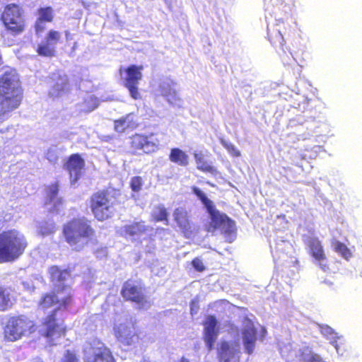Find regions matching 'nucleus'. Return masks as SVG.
I'll list each match as a JSON object with an SVG mask.
<instances>
[{"label": "nucleus", "mask_w": 362, "mask_h": 362, "mask_svg": "<svg viewBox=\"0 0 362 362\" xmlns=\"http://www.w3.org/2000/svg\"><path fill=\"white\" fill-rule=\"evenodd\" d=\"M62 235L74 250H82L90 242L95 240L96 232L90 220L85 217L74 218L62 226Z\"/></svg>", "instance_id": "f03ea898"}, {"label": "nucleus", "mask_w": 362, "mask_h": 362, "mask_svg": "<svg viewBox=\"0 0 362 362\" xmlns=\"http://www.w3.org/2000/svg\"><path fill=\"white\" fill-rule=\"evenodd\" d=\"M268 39L273 46L282 47L284 45L283 35L276 26L268 28Z\"/></svg>", "instance_id": "c85d7f7f"}, {"label": "nucleus", "mask_w": 362, "mask_h": 362, "mask_svg": "<svg viewBox=\"0 0 362 362\" xmlns=\"http://www.w3.org/2000/svg\"><path fill=\"white\" fill-rule=\"evenodd\" d=\"M179 362H189V360L187 358H186L185 357L182 356L180 359Z\"/></svg>", "instance_id": "58836bf2"}, {"label": "nucleus", "mask_w": 362, "mask_h": 362, "mask_svg": "<svg viewBox=\"0 0 362 362\" xmlns=\"http://www.w3.org/2000/svg\"><path fill=\"white\" fill-rule=\"evenodd\" d=\"M144 182L141 176H134L131 178L129 186L134 192H139L141 190Z\"/></svg>", "instance_id": "72a5a7b5"}, {"label": "nucleus", "mask_w": 362, "mask_h": 362, "mask_svg": "<svg viewBox=\"0 0 362 362\" xmlns=\"http://www.w3.org/2000/svg\"><path fill=\"white\" fill-rule=\"evenodd\" d=\"M169 160L180 166L186 167L189 165V156L179 148H173L169 154Z\"/></svg>", "instance_id": "a878e982"}, {"label": "nucleus", "mask_w": 362, "mask_h": 362, "mask_svg": "<svg viewBox=\"0 0 362 362\" xmlns=\"http://www.w3.org/2000/svg\"><path fill=\"white\" fill-rule=\"evenodd\" d=\"M243 341L246 352L250 355L253 353L257 341V331L252 322L244 327L242 331Z\"/></svg>", "instance_id": "412c9836"}, {"label": "nucleus", "mask_w": 362, "mask_h": 362, "mask_svg": "<svg viewBox=\"0 0 362 362\" xmlns=\"http://www.w3.org/2000/svg\"><path fill=\"white\" fill-rule=\"evenodd\" d=\"M173 215L175 222L184 236L189 238L193 234L194 228L187 210L184 207H177L175 209Z\"/></svg>", "instance_id": "dca6fc26"}, {"label": "nucleus", "mask_w": 362, "mask_h": 362, "mask_svg": "<svg viewBox=\"0 0 362 362\" xmlns=\"http://www.w3.org/2000/svg\"><path fill=\"white\" fill-rule=\"evenodd\" d=\"M84 362H117L112 350L102 342L92 347V354Z\"/></svg>", "instance_id": "a211bd4d"}, {"label": "nucleus", "mask_w": 362, "mask_h": 362, "mask_svg": "<svg viewBox=\"0 0 362 362\" xmlns=\"http://www.w3.org/2000/svg\"><path fill=\"white\" fill-rule=\"evenodd\" d=\"M144 290L141 281L128 279L123 284L120 293L126 301L143 306L147 303Z\"/></svg>", "instance_id": "9b49d317"}, {"label": "nucleus", "mask_w": 362, "mask_h": 362, "mask_svg": "<svg viewBox=\"0 0 362 362\" xmlns=\"http://www.w3.org/2000/svg\"><path fill=\"white\" fill-rule=\"evenodd\" d=\"M36 330L35 322L25 315L10 317L4 328V337L6 341H16L23 336Z\"/></svg>", "instance_id": "6e6552de"}, {"label": "nucleus", "mask_w": 362, "mask_h": 362, "mask_svg": "<svg viewBox=\"0 0 362 362\" xmlns=\"http://www.w3.org/2000/svg\"><path fill=\"white\" fill-rule=\"evenodd\" d=\"M73 303V294L69 285H58L53 290L44 293L40 296L37 307L45 312L55 307L42 320L40 336L47 339L51 345L56 344L55 341L66 336L67 327L64 321L59 322L57 317V312L66 310Z\"/></svg>", "instance_id": "f257e3e1"}, {"label": "nucleus", "mask_w": 362, "mask_h": 362, "mask_svg": "<svg viewBox=\"0 0 362 362\" xmlns=\"http://www.w3.org/2000/svg\"><path fill=\"white\" fill-rule=\"evenodd\" d=\"M33 362H43V361L40 359H36Z\"/></svg>", "instance_id": "ea45409f"}, {"label": "nucleus", "mask_w": 362, "mask_h": 362, "mask_svg": "<svg viewBox=\"0 0 362 362\" xmlns=\"http://www.w3.org/2000/svg\"><path fill=\"white\" fill-rule=\"evenodd\" d=\"M89 102H93V105L90 107H87V111L90 112V111L95 110L98 107V103L97 100L93 98H91L90 100H89L88 101H85L86 103H88Z\"/></svg>", "instance_id": "e433bc0d"}, {"label": "nucleus", "mask_w": 362, "mask_h": 362, "mask_svg": "<svg viewBox=\"0 0 362 362\" xmlns=\"http://www.w3.org/2000/svg\"><path fill=\"white\" fill-rule=\"evenodd\" d=\"M50 281L52 282H57L64 284L67 279L71 276V271L68 269H61L57 265H52L48 269Z\"/></svg>", "instance_id": "393cba45"}, {"label": "nucleus", "mask_w": 362, "mask_h": 362, "mask_svg": "<svg viewBox=\"0 0 362 362\" xmlns=\"http://www.w3.org/2000/svg\"><path fill=\"white\" fill-rule=\"evenodd\" d=\"M60 185L58 181L50 183L45 187V206L51 205L50 212H58L62 206L64 201L62 197H58Z\"/></svg>", "instance_id": "2eb2a0df"}, {"label": "nucleus", "mask_w": 362, "mask_h": 362, "mask_svg": "<svg viewBox=\"0 0 362 362\" xmlns=\"http://www.w3.org/2000/svg\"><path fill=\"white\" fill-rule=\"evenodd\" d=\"M84 167L85 161L79 153L69 156L64 164V168L68 172L73 182L80 179Z\"/></svg>", "instance_id": "f3484780"}, {"label": "nucleus", "mask_w": 362, "mask_h": 362, "mask_svg": "<svg viewBox=\"0 0 362 362\" xmlns=\"http://www.w3.org/2000/svg\"><path fill=\"white\" fill-rule=\"evenodd\" d=\"M0 21L6 30L13 36L21 35L26 30L24 10L19 4L6 5L0 16Z\"/></svg>", "instance_id": "0eeeda50"}, {"label": "nucleus", "mask_w": 362, "mask_h": 362, "mask_svg": "<svg viewBox=\"0 0 362 362\" xmlns=\"http://www.w3.org/2000/svg\"><path fill=\"white\" fill-rule=\"evenodd\" d=\"M16 303V297L11 286L0 284V312L11 310Z\"/></svg>", "instance_id": "4be33fe9"}, {"label": "nucleus", "mask_w": 362, "mask_h": 362, "mask_svg": "<svg viewBox=\"0 0 362 362\" xmlns=\"http://www.w3.org/2000/svg\"><path fill=\"white\" fill-rule=\"evenodd\" d=\"M146 228L144 221L133 222L130 224L125 225L123 227V233L126 236L133 237L145 233Z\"/></svg>", "instance_id": "cd10ccee"}, {"label": "nucleus", "mask_w": 362, "mask_h": 362, "mask_svg": "<svg viewBox=\"0 0 362 362\" xmlns=\"http://www.w3.org/2000/svg\"><path fill=\"white\" fill-rule=\"evenodd\" d=\"M23 100V90L15 74L0 76V116L17 109Z\"/></svg>", "instance_id": "39448f33"}, {"label": "nucleus", "mask_w": 362, "mask_h": 362, "mask_svg": "<svg viewBox=\"0 0 362 362\" xmlns=\"http://www.w3.org/2000/svg\"><path fill=\"white\" fill-rule=\"evenodd\" d=\"M116 339L124 346H131L137 342L139 336L133 323H121L114 327Z\"/></svg>", "instance_id": "f8f14e48"}, {"label": "nucleus", "mask_w": 362, "mask_h": 362, "mask_svg": "<svg viewBox=\"0 0 362 362\" xmlns=\"http://www.w3.org/2000/svg\"><path fill=\"white\" fill-rule=\"evenodd\" d=\"M308 253L323 271L329 269V264L322 242L317 237H309L305 240Z\"/></svg>", "instance_id": "ddd939ff"}, {"label": "nucleus", "mask_w": 362, "mask_h": 362, "mask_svg": "<svg viewBox=\"0 0 362 362\" xmlns=\"http://www.w3.org/2000/svg\"><path fill=\"white\" fill-rule=\"evenodd\" d=\"M61 33L55 30H50L47 33L45 41L38 45L36 49L38 55L52 57L55 55V45L59 42Z\"/></svg>", "instance_id": "4468645a"}, {"label": "nucleus", "mask_w": 362, "mask_h": 362, "mask_svg": "<svg viewBox=\"0 0 362 362\" xmlns=\"http://www.w3.org/2000/svg\"><path fill=\"white\" fill-rule=\"evenodd\" d=\"M191 264L195 271L203 272L206 270V267L199 257H194L191 262Z\"/></svg>", "instance_id": "f704fd0d"}, {"label": "nucleus", "mask_w": 362, "mask_h": 362, "mask_svg": "<svg viewBox=\"0 0 362 362\" xmlns=\"http://www.w3.org/2000/svg\"><path fill=\"white\" fill-rule=\"evenodd\" d=\"M199 309V302L197 300L193 299L190 302V313L194 315L197 313Z\"/></svg>", "instance_id": "c9c22d12"}, {"label": "nucleus", "mask_w": 362, "mask_h": 362, "mask_svg": "<svg viewBox=\"0 0 362 362\" xmlns=\"http://www.w3.org/2000/svg\"><path fill=\"white\" fill-rule=\"evenodd\" d=\"M279 23H284V21L282 19L276 20Z\"/></svg>", "instance_id": "a19ab883"}, {"label": "nucleus", "mask_w": 362, "mask_h": 362, "mask_svg": "<svg viewBox=\"0 0 362 362\" xmlns=\"http://www.w3.org/2000/svg\"><path fill=\"white\" fill-rule=\"evenodd\" d=\"M28 245L26 238L18 230H3L0 233V263L17 260L24 254Z\"/></svg>", "instance_id": "423d86ee"}, {"label": "nucleus", "mask_w": 362, "mask_h": 362, "mask_svg": "<svg viewBox=\"0 0 362 362\" xmlns=\"http://www.w3.org/2000/svg\"><path fill=\"white\" fill-rule=\"evenodd\" d=\"M192 192L204 205L210 216V221L206 226L205 230L209 233H214L217 229H220L223 234L226 236L234 235L235 233V223L228 217L226 214L221 213L217 210L211 200L208 199L204 193L197 187H192Z\"/></svg>", "instance_id": "20e7f679"}, {"label": "nucleus", "mask_w": 362, "mask_h": 362, "mask_svg": "<svg viewBox=\"0 0 362 362\" xmlns=\"http://www.w3.org/2000/svg\"><path fill=\"white\" fill-rule=\"evenodd\" d=\"M194 158L198 170L203 173L215 175L218 173L216 168L209 163L202 153H196Z\"/></svg>", "instance_id": "bb28decb"}, {"label": "nucleus", "mask_w": 362, "mask_h": 362, "mask_svg": "<svg viewBox=\"0 0 362 362\" xmlns=\"http://www.w3.org/2000/svg\"><path fill=\"white\" fill-rule=\"evenodd\" d=\"M334 250L346 259H349L351 257V252L347 246L339 241L334 243Z\"/></svg>", "instance_id": "7c9ffc66"}, {"label": "nucleus", "mask_w": 362, "mask_h": 362, "mask_svg": "<svg viewBox=\"0 0 362 362\" xmlns=\"http://www.w3.org/2000/svg\"><path fill=\"white\" fill-rule=\"evenodd\" d=\"M220 142L231 156L238 158L241 156L240 151L232 143L224 139H221Z\"/></svg>", "instance_id": "2f4dec72"}, {"label": "nucleus", "mask_w": 362, "mask_h": 362, "mask_svg": "<svg viewBox=\"0 0 362 362\" xmlns=\"http://www.w3.org/2000/svg\"><path fill=\"white\" fill-rule=\"evenodd\" d=\"M154 133H136L129 137V148L132 155H149L160 148V140L153 139Z\"/></svg>", "instance_id": "1a4fd4ad"}, {"label": "nucleus", "mask_w": 362, "mask_h": 362, "mask_svg": "<svg viewBox=\"0 0 362 362\" xmlns=\"http://www.w3.org/2000/svg\"><path fill=\"white\" fill-rule=\"evenodd\" d=\"M218 322L214 315H208L204 322V340L209 349H214V343L218 336Z\"/></svg>", "instance_id": "6ab92c4d"}, {"label": "nucleus", "mask_w": 362, "mask_h": 362, "mask_svg": "<svg viewBox=\"0 0 362 362\" xmlns=\"http://www.w3.org/2000/svg\"><path fill=\"white\" fill-rule=\"evenodd\" d=\"M142 65L132 64L127 68H120L119 74L125 72L126 76L123 80L124 86L129 90L130 96L135 100L141 99V95L139 89V81L142 79Z\"/></svg>", "instance_id": "9d476101"}, {"label": "nucleus", "mask_w": 362, "mask_h": 362, "mask_svg": "<svg viewBox=\"0 0 362 362\" xmlns=\"http://www.w3.org/2000/svg\"><path fill=\"white\" fill-rule=\"evenodd\" d=\"M218 362H240V356L228 341H221L218 351Z\"/></svg>", "instance_id": "5701e85b"}, {"label": "nucleus", "mask_w": 362, "mask_h": 362, "mask_svg": "<svg viewBox=\"0 0 362 362\" xmlns=\"http://www.w3.org/2000/svg\"><path fill=\"white\" fill-rule=\"evenodd\" d=\"M120 193L114 188H104L93 193L88 199V208L95 220L103 222L114 217L119 204Z\"/></svg>", "instance_id": "7ed1b4c3"}, {"label": "nucleus", "mask_w": 362, "mask_h": 362, "mask_svg": "<svg viewBox=\"0 0 362 362\" xmlns=\"http://www.w3.org/2000/svg\"><path fill=\"white\" fill-rule=\"evenodd\" d=\"M37 18L34 28L36 34L41 33L45 30V23H52L54 18V11L51 6L40 7L37 10Z\"/></svg>", "instance_id": "aec40b11"}, {"label": "nucleus", "mask_w": 362, "mask_h": 362, "mask_svg": "<svg viewBox=\"0 0 362 362\" xmlns=\"http://www.w3.org/2000/svg\"><path fill=\"white\" fill-rule=\"evenodd\" d=\"M134 114L130 113L114 122V128L117 132L123 133L128 129H134L137 122L133 119Z\"/></svg>", "instance_id": "b1692460"}, {"label": "nucleus", "mask_w": 362, "mask_h": 362, "mask_svg": "<svg viewBox=\"0 0 362 362\" xmlns=\"http://www.w3.org/2000/svg\"><path fill=\"white\" fill-rule=\"evenodd\" d=\"M310 362H323V361L318 356H313L310 359Z\"/></svg>", "instance_id": "4c0bfd02"}, {"label": "nucleus", "mask_w": 362, "mask_h": 362, "mask_svg": "<svg viewBox=\"0 0 362 362\" xmlns=\"http://www.w3.org/2000/svg\"><path fill=\"white\" fill-rule=\"evenodd\" d=\"M60 362H80V359L75 351L67 349L64 351Z\"/></svg>", "instance_id": "473e14b6"}, {"label": "nucleus", "mask_w": 362, "mask_h": 362, "mask_svg": "<svg viewBox=\"0 0 362 362\" xmlns=\"http://www.w3.org/2000/svg\"><path fill=\"white\" fill-rule=\"evenodd\" d=\"M151 218L154 222H161L168 221V212L163 205L156 206L151 213Z\"/></svg>", "instance_id": "c756f323"}]
</instances>
